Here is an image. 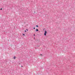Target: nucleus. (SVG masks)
<instances>
[{
    "label": "nucleus",
    "instance_id": "obj_1",
    "mask_svg": "<svg viewBox=\"0 0 75 75\" xmlns=\"http://www.w3.org/2000/svg\"><path fill=\"white\" fill-rule=\"evenodd\" d=\"M45 33H44V35H45H45H46V34H47V31H46V30H45Z\"/></svg>",
    "mask_w": 75,
    "mask_h": 75
},
{
    "label": "nucleus",
    "instance_id": "obj_2",
    "mask_svg": "<svg viewBox=\"0 0 75 75\" xmlns=\"http://www.w3.org/2000/svg\"><path fill=\"white\" fill-rule=\"evenodd\" d=\"M35 31H38V29H37L35 30Z\"/></svg>",
    "mask_w": 75,
    "mask_h": 75
},
{
    "label": "nucleus",
    "instance_id": "obj_3",
    "mask_svg": "<svg viewBox=\"0 0 75 75\" xmlns=\"http://www.w3.org/2000/svg\"><path fill=\"white\" fill-rule=\"evenodd\" d=\"M14 59H16V57L14 56L13 57Z\"/></svg>",
    "mask_w": 75,
    "mask_h": 75
},
{
    "label": "nucleus",
    "instance_id": "obj_4",
    "mask_svg": "<svg viewBox=\"0 0 75 75\" xmlns=\"http://www.w3.org/2000/svg\"><path fill=\"white\" fill-rule=\"evenodd\" d=\"M36 27H38V25H37Z\"/></svg>",
    "mask_w": 75,
    "mask_h": 75
},
{
    "label": "nucleus",
    "instance_id": "obj_5",
    "mask_svg": "<svg viewBox=\"0 0 75 75\" xmlns=\"http://www.w3.org/2000/svg\"><path fill=\"white\" fill-rule=\"evenodd\" d=\"M40 55H41V56H42V54H40Z\"/></svg>",
    "mask_w": 75,
    "mask_h": 75
},
{
    "label": "nucleus",
    "instance_id": "obj_6",
    "mask_svg": "<svg viewBox=\"0 0 75 75\" xmlns=\"http://www.w3.org/2000/svg\"><path fill=\"white\" fill-rule=\"evenodd\" d=\"M23 35H25L24 34H23Z\"/></svg>",
    "mask_w": 75,
    "mask_h": 75
},
{
    "label": "nucleus",
    "instance_id": "obj_7",
    "mask_svg": "<svg viewBox=\"0 0 75 75\" xmlns=\"http://www.w3.org/2000/svg\"><path fill=\"white\" fill-rule=\"evenodd\" d=\"M1 10H2V8L1 9Z\"/></svg>",
    "mask_w": 75,
    "mask_h": 75
},
{
    "label": "nucleus",
    "instance_id": "obj_8",
    "mask_svg": "<svg viewBox=\"0 0 75 75\" xmlns=\"http://www.w3.org/2000/svg\"><path fill=\"white\" fill-rule=\"evenodd\" d=\"M25 32H26V30H25Z\"/></svg>",
    "mask_w": 75,
    "mask_h": 75
},
{
    "label": "nucleus",
    "instance_id": "obj_9",
    "mask_svg": "<svg viewBox=\"0 0 75 75\" xmlns=\"http://www.w3.org/2000/svg\"><path fill=\"white\" fill-rule=\"evenodd\" d=\"M26 30H27V31H28V30L26 29Z\"/></svg>",
    "mask_w": 75,
    "mask_h": 75
},
{
    "label": "nucleus",
    "instance_id": "obj_10",
    "mask_svg": "<svg viewBox=\"0 0 75 75\" xmlns=\"http://www.w3.org/2000/svg\"><path fill=\"white\" fill-rule=\"evenodd\" d=\"M34 36H35V34H34Z\"/></svg>",
    "mask_w": 75,
    "mask_h": 75
},
{
    "label": "nucleus",
    "instance_id": "obj_11",
    "mask_svg": "<svg viewBox=\"0 0 75 75\" xmlns=\"http://www.w3.org/2000/svg\"><path fill=\"white\" fill-rule=\"evenodd\" d=\"M34 29H35V28H33Z\"/></svg>",
    "mask_w": 75,
    "mask_h": 75
},
{
    "label": "nucleus",
    "instance_id": "obj_12",
    "mask_svg": "<svg viewBox=\"0 0 75 75\" xmlns=\"http://www.w3.org/2000/svg\"><path fill=\"white\" fill-rule=\"evenodd\" d=\"M22 67H23V66H22Z\"/></svg>",
    "mask_w": 75,
    "mask_h": 75
}]
</instances>
